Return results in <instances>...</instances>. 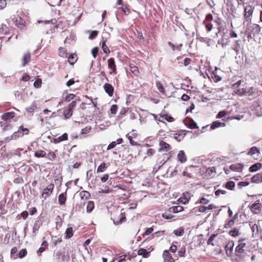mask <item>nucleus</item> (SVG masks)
Masks as SVG:
<instances>
[{
	"instance_id": "09e8293b",
	"label": "nucleus",
	"mask_w": 262,
	"mask_h": 262,
	"mask_svg": "<svg viewBox=\"0 0 262 262\" xmlns=\"http://www.w3.org/2000/svg\"><path fill=\"white\" fill-rule=\"evenodd\" d=\"M76 101L77 99L73 100L71 103L69 104L68 108H71V110L73 111L76 106Z\"/></svg>"
},
{
	"instance_id": "bf43d9fd",
	"label": "nucleus",
	"mask_w": 262,
	"mask_h": 262,
	"mask_svg": "<svg viewBox=\"0 0 262 262\" xmlns=\"http://www.w3.org/2000/svg\"><path fill=\"white\" fill-rule=\"evenodd\" d=\"M122 11L126 15L130 13L129 9L126 6H122L121 7Z\"/></svg>"
},
{
	"instance_id": "9b49d317",
	"label": "nucleus",
	"mask_w": 262,
	"mask_h": 262,
	"mask_svg": "<svg viewBox=\"0 0 262 262\" xmlns=\"http://www.w3.org/2000/svg\"><path fill=\"white\" fill-rule=\"evenodd\" d=\"M248 96H255L258 94V90L254 87L250 88L247 91H244V89L242 90Z\"/></svg>"
},
{
	"instance_id": "a19ab883",
	"label": "nucleus",
	"mask_w": 262,
	"mask_h": 262,
	"mask_svg": "<svg viewBox=\"0 0 262 262\" xmlns=\"http://www.w3.org/2000/svg\"><path fill=\"white\" fill-rule=\"evenodd\" d=\"M162 118L169 122H173L174 120V119L172 117L168 116L167 115H163Z\"/></svg>"
},
{
	"instance_id": "5701e85b",
	"label": "nucleus",
	"mask_w": 262,
	"mask_h": 262,
	"mask_svg": "<svg viewBox=\"0 0 262 262\" xmlns=\"http://www.w3.org/2000/svg\"><path fill=\"white\" fill-rule=\"evenodd\" d=\"M73 230L72 227H68L66 229V232H65L66 238L67 239H69L71 237H72V236L73 235Z\"/></svg>"
},
{
	"instance_id": "864d4df0",
	"label": "nucleus",
	"mask_w": 262,
	"mask_h": 262,
	"mask_svg": "<svg viewBox=\"0 0 262 262\" xmlns=\"http://www.w3.org/2000/svg\"><path fill=\"white\" fill-rule=\"evenodd\" d=\"M21 133L20 132V130H18L17 132H15L13 133V134L11 136L13 140L16 139L18 137H19Z\"/></svg>"
},
{
	"instance_id": "f8f14e48",
	"label": "nucleus",
	"mask_w": 262,
	"mask_h": 262,
	"mask_svg": "<svg viewBox=\"0 0 262 262\" xmlns=\"http://www.w3.org/2000/svg\"><path fill=\"white\" fill-rule=\"evenodd\" d=\"M243 167L244 166L243 164L236 163L230 165V169L234 171L241 172L242 171Z\"/></svg>"
},
{
	"instance_id": "9d476101",
	"label": "nucleus",
	"mask_w": 262,
	"mask_h": 262,
	"mask_svg": "<svg viewBox=\"0 0 262 262\" xmlns=\"http://www.w3.org/2000/svg\"><path fill=\"white\" fill-rule=\"evenodd\" d=\"M30 53L29 52L25 53L22 58V66L24 67L26 66L30 61Z\"/></svg>"
},
{
	"instance_id": "393cba45",
	"label": "nucleus",
	"mask_w": 262,
	"mask_h": 262,
	"mask_svg": "<svg viewBox=\"0 0 262 262\" xmlns=\"http://www.w3.org/2000/svg\"><path fill=\"white\" fill-rule=\"evenodd\" d=\"M94 203L93 202V201H89L86 207V212L88 213H90L94 209Z\"/></svg>"
},
{
	"instance_id": "e433bc0d",
	"label": "nucleus",
	"mask_w": 262,
	"mask_h": 262,
	"mask_svg": "<svg viewBox=\"0 0 262 262\" xmlns=\"http://www.w3.org/2000/svg\"><path fill=\"white\" fill-rule=\"evenodd\" d=\"M18 130H20V132L21 133V136L24 135H28L29 132L28 129L24 128L23 126H20Z\"/></svg>"
},
{
	"instance_id": "49530a36",
	"label": "nucleus",
	"mask_w": 262,
	"mask_h": 262,
	"mask_svg": "<svg viewBox=\"0 0 262 262\" xmlns=\"http://www.w3.org/2000/svg\"><path fill=\"white\" fill-rule=\"evenodd\" d=\"M91 52L93 57L95 58L98 53V48L97 47L93 48Z\"/></svg>"
},
{
	"instance_id": "2eb2a0df",
	"label": "nucleus",
	"mask_w": 262,
	"mask_h": 262,
	"mask_svg": "<svg viewBox=\"0 0 262 262\" xmlns=\"http://www.w3.org/2000/svg\"><path fill=\"white\" fill-rule=\"evenodd\" d=\"M14 116H15V113L11 112L5 113L4 114H3L1 117V118L5 121H7L12 118H13L14 117Z\"/></svg>"
},
{
	"instance_id": "39448f33",
	"label": "nucleus",
	"mask_w": 262,
	"mask_h": 262,
	"mask_svg": "<svg viewBox=\"0 0 262 262\" xmlns=\"http://www.w3.org/2000/svg\"><path fill=\"white\" fill-rule=\"evenodd\" d=\"M234 242L229 241L225 246L226 254L228 257L231 256L234 247Z\"/></svg>"
},
{
	"instance_id": "b1692460",
	"label": "nucleus",
	"mask_w": 262,
	"mask_h": 262,
	"mask_svg": "<svg viewBox=\"0 0 262 262\" xmlns=\"http://www.w3.org/2000/svg\"><path fill=\"white\" fill-rule=\"evenodd\" d=\"M77 60V55L75 54H71L68 57V62L71 64H73L75 63Z\"/></svg>"
},
{
	"instance_id": "052dcab7",
	"label": "nucleus",
	"mask_w": 262,
	"mask_h": 262,
	"mask_svg": "<svg viewBox=\"0 0 262 262\" xmlns=\"http://www.w3.org/2000/svg\"><path fill=\"white\" fill-rule=\"evenodd\" d=\"M66 53L64 51V49L62 48H59V55L61 57H64L66 55Z\"/></svg>"
},
{
	"instance_id": "de8ad7c7",
	"label": "nucleus",
	"mask_w": 262,
	"mask_h": 262,
	"mask_svg": "<svg viewBox=\"0 0 262 262\" xmlns=\"http://www.w3.org/2000/svg\"><path fill=\"white\" fill-rule=\"evenodd\" d=\"M58 138L60 139V142L66 141L68 139V135L67 133H64L61 136L58 137Z\"/></svg>"
},
{
	"instance_id": "7c9ffc66",
	"label": "nucleus",
	"mask_w": 262,
	"mask_h": 262,
	"mask_svg": "<svg viewBox=\"0 0 262 262\" xmlns=\"http://www.w3.org/2000/svg\"><path fill=\"white\" fill-rule=\"evenodd\" d=\"M27 254V251L26 249H23L19 251L18 254H17L18 258H23L25 256H26Z\"/></svg>"
},
{
	"instance_id": "5fc2aeb1",
	"label": "nucleus",
	"mask_w": 262,
	"mask_h": 262,
	"mask_svg": "<svg viewBox=\"0 0 262 262\" xmlns=\"http://www.w3.org/2000/svg\"><path fill=\"white\" fill-rule=\"evenodd\" d=\"M164 231H159L152 234L154 237H159L164 234Z\"/></svg>"
},
{
	"instance_id": "3c124183",
	"label": "nucleus",
	"mask_w": 262,
	"mask_h": 262,
	"mask_svg": "<svg viewBox=\"0 0 262 262\" xmlns=\"http://www.w3.org/2000/svg\"><path fill=\"white\" fill-rule=\"evenodd\" d=\"M188 126L191 129H194L195 128H198L196 123L193 120H192L188 125Z\"/></svg>"
},
{
	"instance_id": "a878e982",
	"label": "nucleus",
	"mask_w": 262,
	"mask_h": 262,
	"mask_svg": "<svg viewBox=\"0 0 262 262\" xmlns=\"http://www.w3.org/2000/svg\"><path fill=\"white\" fill-rule=\"evenodd\" d=\"M46 155V152L44 150H39L36 151L34 154V156L37 158L45 157Z\"/></svg>"
},
{
	"instance_id": "8fccbe9b",
	"label": "nucleus",
	"mask_w": 262,
	"mask_h": 262,
	"mask_svg": "<svg viewBox=\"0 0 262 262\" xmlns=\"http://www.w3.org/2000/svg\"><path fill=\"white\" fill-rule=\"evenodd\" d=\"M47 158L52 161L56 158V155L54 152L51 151L48 153Z\"/></svg>"
},
{
	"instance_id": "72a5a7b5",
	"label": "nucleus",
	"mask_w": 262,
	"mask_h": 262,
	"mask_svg": "<svg viewBox=\"0 0 262 262\" xmlns=\"http://www.w3.org/2000/svg\"><path fill=\"white\" fill-rule=\"evenodd\" d=\"M229 234L232 236L236 237L239 235L241 233L239 232L238 230L235 228L229 232Z\"/></svg>"
},
{
	"instance_id": "69168bd1",
	"label": "nucleus",
	"mask_w": 262,
	"mask_h": 262,
	"mask_svg": "<svg viewBox=\"0 0 262 262\" xmlns=\"http://www.w3.org/2000/svg\"><path fill=\"white\" fill-rule=\"evenodd\" d=\"M6 0H0V9H2L6 6Z\"/></svg>"
},
{
	"instance_id": "ea45409f",
	"label": "nucleus",
	"mask_w": 262,
	"mask_h": 262,
	"mask_svg": "<svg viewBox=\"0 0 262 262\" xmlns=\"http://www.w3.org/2000/svg\"><path fill=\"white\" fill-rule=\"evenodd\" d=\"M91 130V126H86L85 128L81 129L80 134L82 135L88 134L90 132Z\"/></svg>"
},
{
	"instance_id": "f03ea898",
	"label": "nucleus",
	"mask_w": 262,
	"mask_h": 262,
	"mask_svg": "<svg viewBox=\"0 0 262 262\" xmlns=\"http://www.w3.org/2000/svg\"><path fill=\"white\" fill-rule=\"evenodd\" d=\"M254 11V7L250 5H247L246 6H244V18L247 20L251 19V16L252 15L253 12Z\"/></svg>"
},
{
	"instance_id": "2f4dec72",
	"label": "nucleus",
	"mask_w": 262,
	"mask_h": 262,
	"mask_svg": "<svg viewBox=\"0 0 262 262\" xmlns=\"http://www.w3.org/2000/svg\"><path fill=\"white\" fill-rule=\"evenodd\" d=\"M17 252V248L16 247H13L11 250V257L13 259H17L18 258L17 254H16V253Z\"/></svg>"
},
{
	"instance_id": "473e14b6",
	"label": "nucleus",
	"mask_w": 262,
	"mask_h": 262,
	"mask_svg": "<svg viewBox=\"0 0 262 262\" xmlns=\"http://www.w3.org/2000/svg\"><path fill=\"white\" fill-rule=\"evenodd\" d=\"M235 184L233 181H228L226 184V187L230 190H233L234 188Z\"/></svg>"
},
{
	"instance_id": "c03bdc74",
	"label": "nucleus",
	"mask_w": 262,
	"mask_h": 262,
	"mask_svg": "<svg viewBox=\"0 0 262 262\" xmlns=\"http://www.w3.org/2000/svg\"><path fill=\"white\" fill-rule=\"evenodd\" d=\"M118 106L116 104L112 105L110 108V112L112 114H115L117 112Z\"/></svg>"
},
{
	"instance_id": "a211bd4d",
	"label": "nucleus",
	"mask_w": 262,
	"mask_h": 262,
	"mask_svg": "<svg viewBox=\"0 0 262 262\" xmlns=\"http://www.w3.org/2000/svg\"><path fill=\"white\" fill-rule=\"evenodd\" d=\"M138 254L142 255L143 257L147 258L149 256L150 252L147 251L145 249L141 248L138 251Z\"/></svg>"
},
{
	"instance_id": "603ef678",
	"label": "nucleus",
	"mask_w": 262,
	"mask_h": 262,
	"mask_svg": "<svg viewBox=\"0 0 262 262\" xmlns=\"http://www.w3.org/2000/svg\"><path fill=\"white\" fill-rule=\"evenodd\" d=\"M209 200L205 198H201L199 201L198 202V203H199L200 204H207L209 203Z\"/></svg>"
},
{
	"instance_id": "13d9d810",
	"label": "nucleus",
	"mask_w": 262,
	"mask_h": 262,
	"mask_svg": "<svg viewBox=\"0 0 262 262\" xmlns=\"http://www.w3.org/2000/svg\"><path fill=\"white\" fill-rule=\"evenodd\" d=\"M117 143L116 141L112 142L107 146V150H110L112 148H114L116 145Z\"/></svg>"
},
{
	"instance_id": "c85d7f7f",
	"label": "nucleus",
	"mask_w": 262,
	"mask_h": 262,
	"mask_svg": "<svg viewBox=\"0 0 262 262\" xmlns=\"http://www.w3.org/2000/svg\"><path fill=\"white\" fill-rule=\"evenodd\" d=\"M173 233L178 236H182L184 233V229L182 227H180L173 231Z\"/></svg>"
},
{
	"instance_id": "4c0bfd02",
	"label": "nucleus",
	"mask_w": 262,
	"mask_h": 262,
	"mask_svg": "<svg viewBox=\"0 0 262 262\" xmlns=\"http://www.w3.org/2000/svg\"><path fill=\"white\" fill-rule=\"evenodd\" d=\"M258 151L259 150L256 147H252L248 152V155L252 156L256 153L258 152Z\"/></svg>"
},
{
	"instance_id": "ddd939ff",
	"label": "nucleus",
	"mask_w": 262,
	"mask_h": 262,
	"mask_svg": "<svg viewBox=\"0 0 262 262\" xmlns=\"http://www.w3.org/2000/svg\"><path fill=\"white\" fill-rule=\"evenodd\" d=\"M248 29L254 35L255 34H258L260 32V27L259 25L253 24L250 25Z\"/></svg>"
},
{
	"instance_id": "6e6d98bb",
	"label": "nucleus",
	"mask_w": 262,
	"mask_h": 262,
	"mask_svg": "<svg viewBox=\"0 0 262 262\" xmlns=\"http://www.w3.org/2000/svg\"><path fill=\"white\" fill-rule=\"evenodd\" d=\"M227 115V113L224 111H221L217 115V118H222L224 117H225Z\"/></svg>"
},
{
	"instance_id": "4468645a",
	"label": "nucleus",
	"mask_w": 262,
	"mask_h": 262,
	"mask_svg": "<svg viewBox=\"0 0 262 262\" xmlns=\"http://www.w3.org/2000/svg\"><path fill=\"white\" fill-rule=\"evenodd\" d=\"M251 182L254 183H262V172L258 173L251 178Z\"/></svg>"
},
{
	"instance_id": "6e6552de",
	"label": "nucleus",
	"mask_w": 262,
	"mask_h": 262,
	"mask_svg": "<svg viewBox=\"0 0 262 262\" xmlns=\"http://www.w3.org/2000/svg\"><path fill=\"white\" fill-rule=\"evenodd\" d=\"M108 67L110 69L113 70L112 72H110V74L114 73L116 74V67L115 64V60L113 58H111L108 60Z\"/></svg>"
},
{
	"instance_id": "79ce46f5",
	"label": "nucleus",
	"mask_w": 262,
	"mask_h": 262,
	"mask_svg": "<svg viewBox=\"0 0 262 262\" xmlns=\"http://www.w3.org/2000/svg\"><path fill=\"white\" fill-rule=\"evenodd\" d=\"M98 35V31H92L91 32V34L89 37V38L90 39H93L96 37V36Z\"/></svg>"
},
{
	"instance_id": "1a4fd4ad",
	"label": "nucleus",
	"mask_w": 262,
	"mask_h": 262,
	"mask_svg": "<svg viewBox=\"0 0 262 262\" xmlns=\"http://www.w3.org/2000/svg\"><path fill=\"white\" fill-rule=\"evenodd\" d=\"M103 87L105 92L108 94L109 96L112 97L114 93V88L112 86V85L111 84L105 83Z\"/></svg>"
},
{
	"instance_id": "680f3d73",
	"label": "nucleus",
	"mask_w": 262,
	"mask_h": 262,
	"mask_svg": "<svg viewBox=\"0 0 262 262\" xmlns=\"http://www.w3.org/2000/svg\"><path fill=\"white\" fill-rule=\"evenodd\" d=\"M162 217L166 219H170L173 217L171 214H168L167 213H164L162 215Z\"/></svg>"
},
{
	"instance_id": "6ab92c4d",
	"label": "nucleus",
	"mask_w": 262,
	"mask_h": 262,
	"mask_svg": "<svg viewBox=\"0 0 262 262\" xmlns=\"http://www.w3.org/2000/svg\"><path fill=\"white\" fill-rule=\"evenodd\" d=\"M58 199L60 205H64L67 200L66 194L64 193L60 194L58 196Z\"/></svg>"
},
{
	"instance_id": "dca6fc26",
	"label": "nucleus",
	"mask_w": 262,
	"mask_h": 262,
	"mask_svg": "<svg viewBox=\"0 0 262 262\" xmlns=\"http://www.w3.org/2000/svg\"><path fill=\"white\" fill-rule=\"evenodd\" d=\"M178 160L181 163H184L186 161L187 158L183 150H180L177 156Z\"/></svg>"
},
{
	"instance_id": "f3484780",
	"label": "nucleus",
	"mask_w": 262,
	"mask_h": 262,
	"mask_svg": "<svg viewBox=\"0 0 262 262\" xmlns=\"http://www.w3.org/2000/svg\"><path fill=\"white\" fill-rule=\"evenodd\" d=\"M56 256L60 260V261H64L66 259V256L64 252L58 251L56 253Z\"/></svg>"
},
{
	"instance_id": "f257e3e1",
	"label": "nucleus",
	"mask_w": 262,
	"mask_h": 262,
	"mask_svg": "<svg viewBox=\"0 0 262 262\" xmlns=\"http://www.w3.org/2000/svg\"><path fill=\"white\" fill-rule=\"evenodd\" d=\"M245 239L241 238L238 240V245L235 250V258L234 260L236 261H244L245 259L247 253L245 249L246 243L244 242Z\"/></svg>"
},
{
	"instance_id": "4d7b16f0",
	"label": "nucleus",
	"mask_w": 262,
	"mask_h": 262,
	"mask_svg": "<svg viewBox=\"0 0 262 262\" xmlns=\"http://www.w3.org/2000/svg\"><path fill=\"white\" fill-rule=\"evenodd\" d=\"M185 253V248L183 247L179 251L178 254L180 257H184Z\"/></svg>"
},
{
	"instance_id": "bb28decb",
	"label": "nucleus",
	"mask_w": 262,
	"mask_h": 262,
	"mask_svg": "<svg viewBox=\"0 0 262 262\" xmlns=\"http://www.w3.org/2000/svg\"><path fill=\"white\" fill-rule=\"evenodd\" d=\"M107 167L105 163H102L97 168V172H104L106 169Z\"/></svg>"
},
{
	"instance_id": "e2e57ef3",
	"label": "nucleus",
	"mask_w": 262,
	"mask_h": 262,
	"mask_svg": "<svg viewBox=\"0 0 262 262\" xmlns=\"http://www.w3.org/2000/svg\"><path fill=\"white\" fill-rule=\"evenodd\" d=\"M226 193V191L223 190L218 189L215 192L216 196L219 195L220 194H225Z\"/></svg>"
},
{
	"instance_id": "412c9836",
	"label": "nucleus",
	"mask_w": 262,
	"mask_h": 262,
	"mask_svg": "<svg viewBox=\"0 0 262 262\" xmlns=\"http://www.w3.org/2000/svg\"><path fill=\"white\" fill-rule=\"evenodd\" d=\"M225 126V123L221 122L218 121H216L212 123V124L211 126V128L212 129H214L216 128H217L219 127H223V126Z\"/></svg>"
},
{
	"instance_id": "7ed1b4c3",
	"label": "nucleus",
	"mask_w": 262,
	"mask_h": 262,
	"mask_svg": "<svg viewBox=\"0 0 262 262\" xmlns=\"http://www.w3.org/2000/svg\"><path fill=\"white\" fill-rule=\"evenodd\" d=\"M54 185L53 184H50L48 185L43 190L42 197L45 200L49 197L53 192Z\"/></svg>"
},
{
	"instance_id": "c9c22d12",
	"label": "nucleus",
	"mask_w": 262,
	"mask_h": 262,
	"mask_svg": "<svg viewBox=\"0 0 262 262\" xmlns=\"http://www.w3.org/2000/svg\"><path fill=\"white\" fill-rule=\"evenodd\" d=\"M80 195L81 199L84 197L88 199L90 196V193L87 191H82L80 193Z\"/></svg>"
},
{
	"instance_id": "774afa93",
	"label": "nucleus",
	"mask_w": 262,
	"mask_h": 262,
	"mask_svg": "<svg viewBox=\"0 0 262 262\" xmlns=\"http://www.w3.org/2000/svg\"><path fill=\"white\" fill-rule=\"evenodd\" d=\"M30 79V76L27 75V74H25L22 78H21V80L23 81H28Z\"/></svg>"
},
{
	"instance_id": "4be33fe9",
	"label": "nucleus",
	"mask_w": 262,
	"mask_h": 262,
	"mask_svg": "<svg viewBox=\"0 0 262 262\" xmlns=\"http://www.w3.org/2000/svg\"><path fill=\"white\" fill-rule=\"evenodd\" d=\"M183 208L181 206H173L169 208V211L173 213H178L182 211Z\"/></svg>"
},
{
	"instance_id": "c756f323",
	"label": "nucleus",
	"mask_w": 262,
	"mask_h": 262,
	"mask_svg": "<svg viewBox=\"0 0 262 262\" xmlns=\"http://www.w3.org/2000/svg\"><path fill=\"white\" fill-rule=\"evenodd\" d=\"M76 98V96L73 94H69L68 95L66 98H64V101L66 102H70L72 100H75Z\"/></svg>"
},
{
	"instance_id": "58836bf2",
	"label": "nucleus",
	"mask_w": 262,
	"mask_h": 262,
	"mask_svg": "<svg viewBox=\"0 0 262 262\" xmlns=\"http://www.w3.org/2000/svg\"><path fill=\"white\" fill-rule=\"evenodd\" d=\"M156 86L159 91H160L161 93L163 94H164V89L160 82H157L156 83Z\"/></svg>"
},
{
	"instance_id": "a18cd8bd",
	"label": "nucleus",
	"mask_w": 262,
	"mask_h": 262,
	"mask_svg": "<svg viewBox=\"0 0 262 262\" xmlns=\"http://www.w3.org/2000/svg\"><path fill=\"white\" fill-rule=\"evenodd\" d=\"M36 108V105L34 104V103H32L31 104V105L27 108H26V111L28 112H30V113H31V112H33L35 109Z\"/></svg>"
},
{
	"instance_id": "37998d69",
	"label": "nucleus",
	"mask_w": 262,
	"mask_h": 262,
	"mask_svg": "<svg viewBox=\"0 0 262 262\" xmlns=\"http://www.w3.org/2000/svg\"><path fill=\"white\" fill-rule=\"evenodd\" d=\"M102 49L103 50V51L105 53H110V50L107 46L105 45V41H103L102 43Z\"/></svg>"
},
{
	"instance_id": "0eeeda50",
	"label": "nucleus",
	"mask_w": 262,
	"mask_h": 262,
	"mask_svg": "<svg viewBox=\"0 0 262 262\" xmlns=\"http://www.w3.org/2000/svg\"><path fill=\"white\" fill-rule=\"evenodd\" d=\"M160 148L159 149V151H168L170 150V146L167 143L164 141H161L159 143Z\"/></svg>"
},
{
	"instance_id": "0e129e2a",
	"label": "nucleus",
	"mask_w": 262,
	"mask_h": 262,
	"mask_svg": "<svg viewBox=\"0 0 262 262\" xmlns=\"http://www.w3.org/2000/svg\"><path fill=\"white\" fill-rule=\"evenodd\" d=\"M249 185V182H240L238 183V185L241 187H245Z\"/></svg>"
},
{
	"instance_id": "338daca9",
	"label": "nucleus",
	"mask_w": 262,
	"mask_h": 262,
	"mask_svg": "<svg viewBox=\"0 0 262 262\" xmlns=\"http://www.w3.org/2000/svg\"><path fill=\"white\" fill-rule=\"evenodd\" d=\"M191 59L189 58H186L184 59V64L185 66H188L190 62H191Z\"/></svg>"
},
{
	"instance_id": "423d86ee",
	"label": "nucleus",
	"mask_w": 262,
	"mask_h": 262,
	"mask_svg": "<svg viewBox=\"0 0 262 262\" xmlns=\"http://www.w3.org/2000/svg\"><path fill=\"white\" fill-rule=\"evenodd\" d=\"M164 262H174V260L168 250H164L163 253Z\"/></svg>"
},
{
	"instance_id": "cd10ccee",
	"label": "nucleus",
	"mask_w": 262,
	"mask_h": 262,
	"mask_svg": "<svg viewBox=\"0 0 262 262\" xmlns=\"http://www.w3.org/2000/svg\"><path fill=\"white\" fill-rule=\"evenodd\" d=\"M73 111L68 108L63 111V114L66 118H69L72 115Z\"/></svg>"
},
{
	"instance_id": "f704fd0d",
	"label": "nucleus",
	"mask_w": 262,
	"mask_h": 262,
	"mask_svg": "<svg viewBox=\"0 0 262 262\" xmlns=\"http://www.w3.org/2000/svg\"><path fill=\"white\" fill-rule=\"evenodd\" d=\"M216 236V234H212L207 241V244L211 245L212 246H214V244L213 242Z\"/></svg>"
},
{
	"instance_id": "aec40b11",
	"label": "nucleus",
	"mask_w": 262,
	"mask_h": 262,
	"mask_svg": "<svg viewBox=\"0 0 262 262\" xmlns=\"http://www.w3.org/2000/svg\"><path fill=\"white\" fill-rule=\"evenodd\" d=\"M261 167V164L260 163H257L252 165L249 168V171L250 172H255L257 170L259 169Z\"/></svg>"
},
{
	"instance_id": "20e7f679",
	"label": "nucleus",
	"mask_w": 262,
	"mask_h": 262,
	"mask_svg": "<svg viewBox=\"0 0 262 262\" xmlns=\"http://www.w3.org/2000/svg\"><path fill=\"white\" fill-rule=\"evenodd\" d=\"M257 203H254L251 205L250 209L251 211L254 214H258L261 210L262 205L261 204L257 201Z\"/></svg>"
}]
</instances>
